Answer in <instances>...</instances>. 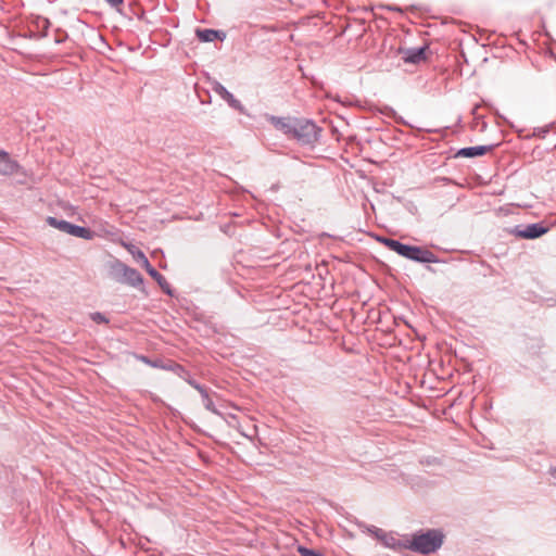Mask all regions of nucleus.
I'll use <instances>...</instances> for the list:
<instances>
[{
	"mask_svg": "<svg viewBox=\"0 0 556 556\" xmlns=\"http://www.w3.org/2000/svg\"><path fill=\"white\" fill-rule=\"evenodd\" d=\"M148 274L159 283V286L166 291L167 293H170L169 287L165 278L159 274L151 265L146 269Z\"/></svg>",
	"mask_w": 556,
	"mask_h": 556,
	"instance_id": "16",
	"label": "nucleus"
},
{
	"mask_svg": "<svg viewBox=\"0 0 556 556\" xmlns=\"http://www.w3.org/2000/svg\"><path fill=\"white\" fill-rule=\"evenodd\" d=\"M549 475H551L553 478H555V479H556V467H552V468L549 469Z\"/></svg>",
	"mask_w": 556,
	"mask_h": 556,
	"instance_id": "21",
	"label": "nucleus"
},
{
	"mask_svg": "<svg viewBox=\"0 0 556 556\" xmlns=\"http://www.w3.org/2000/svg\"><path fill=\"white\" fill-rule=\"evenodd\" d=\"M443 538L444 535L440 530L432 529L414 534L410 542L408 544H404V547L414 552L429 554L441 547Z\"/></svg>",
	"mask_w": 556,
	"mask_h": 556,
	"instance_id": "1",
	"label": "nucleus"
},
{
	"mask_svg": "<svg viewBox=\"0 0 556 556\" xmlns=\"http://www.w3.org/2000/svg\"><path fill=\"white\" fill-rule=\"evenodd\" d=\"M214 91L217 92L231 108L241 110L240 102L220 84L214 86Z\"/></svg>",
	"mask_w": 556,
	"mask_h": 556,
	"instance_id": "10",
	"label": "nucleus"
},
{
	"mask_svg": "<svg viewBox=\"0 0 556 556\" xmlns=\"http://www.w3.org/2000/svg\"><path fill=\"white\" fill-rule=\"evenodd\" d=\"M122 245L132 255V257L141 264V266L147 269L150 266L148 258L144 253L136 248L134 244L128 242H122Z\"/></svg>",
	"mask_w": 556,
	"mask_h": 556,
	"instance_id": "9",
	"label": "nucleus"
},
{
	"mask_svg": "<svg viewBox=\"0 0 556 556\" xmlns=\"http://www.w3.org/2000/svg\"><path fill=\"white\" fill-rule=\"evenodd\" d=\"M197 35L204 42L214 41L217 38V31L212 29L198 30Z\"/></svg>",
	"mask_w": 556,
	"mask_h": 556,
	"instance_id": "17",
	"label": "nucleus"
},
{
	"mask_svg": "<svg viewBox=\"0 0 556 556\" xmlns=\"http://www.w3.org/2000/svg\"><path fill=\"white\" fill-rule=\"evenodd\" d=\"M91 318L97 323H104L106 321L105 317L101 313H93L91 315Z\"/></svg>",
	"mask_w": 556,
	"mask_h": 556,
	"instance_id": "19",
	"label": "nucleus"
},
{
	"mask_svg": "<svg viewBox=\"0 0 556 556\" xmlns=\"http://www.w3.org/2000/svg\"><path fill=\"white\" fill-rule=\"evenodd\" d=\"M378 241L384 244L390 250L396 252L399 255L402 256L404 248L406 244H403L396 240L389 239V238H378Z\"/></svg>",
	"mask_w": 556,
	"mask_h": 556,
	"instance_id": "15",
	"label": "nucleus"
},
{
	"mask_svg": "<svg viewBox=\"0 0 556 556\" xmlns=\"http://www.w3.org/2000/svg\"><path fill=\"white\" fill-rule=\"evenodd\" d=\"M399 54L405 63L418 64L426 60V48L400 49Z\"/></svg>",
	"mask_w": 556,
	"mask_h": 556,
	"instance_id": "5",
	"label": "nucleus"
},
{
	"mask_svg": "<svg viewBox=\"0 0 556 556\" xmlns=\"http://www.w3.org/2000/svg\"><path fill=\"white\" fill-rule=\"evenodd\" d=\"M292 136L303 143H312L317 140L318 129L309 121L294 118Z\"/></svg>",
	"mask_w": 556,
	"mask_h": 556,
	"instance_id": "2",
	"label": "nucleus"
},
{
	"mask_svg": "<svg viewBox=\"0 0 556 556\" xmlns=\"http://www.w3.org/2000/svg\"><path fill=\"white\" fill-rule=\"evenodd\" d=\"M402 256L421 263L434 261V256L430 251L413 245H405Z\"/></svg>",
	"mask_w": 556,
	"mask_h": 556,
	"instance_id": "4",
	"label": "nucleus"
},
{
	"mask_svg": "<svg viewBox=\"0 0 556 556\" xmlns=\"http://www.w3.org/2000/svg\"><path fill=\"white\" fill-rule=\"evenodd\" d=\"M491 146H478V147H469L460 149L457 152V156L463 157H475L485 154L486 152L491 151Z\"/></svg>",
	"mask_w": 556,
	"mask_h": 556,
	"instance_id": "8",
	"label": "nucleus"
},
{
	"mask_svg": "<svg viewBox=\"0 0 556 556\" xmlns=\"http://www.w3.org/2000/svg\"><path fill=\"white\" fill-rule=\"evenodd\" d=\"M546 232V228L539 225L532 224L528 225L522 231H520V236L527 239L538 238Z\"/></svg>",
	"mask_w": 556,
	"mask_h": 556,
	"instance_id": "12",
	"label": "nucleus"
},
{
	"mask_svg": "<svg viewBox=\"0 0 556 556\" xmlns=\"http://www.w3.org/2000/svg\"><path fill=\"white\" fill-rule=\"evenodd\" d=\"M273 124L274 126L280 130L281 132L286 134V135H291L292 136V132H293V124H294V118H276V117H273Z\"/></svg>",
	"mask_w": 556,
	"mask_h": 556,
	"instance_id": "11",
	"label": "nucleus"
},
{
	"mask_svg": "<svg viewBox=\"0 0 556 556\" xmlns=\"http://www.w3.org/2000/svg\"><path fill=\"white\" fill-rule=\"evenodd\" d=\"M47 224L62 232L68 235L72 224L66 220H61L55 217L49 216L46 219Z\"/></svg>",
	"mask_w": 556,
	"mask_h": 556,
	"instance_id": "13",
	"label": "nucleus"
},
{
	"mask_svg": "<svg viewBox=\"0 0 556 556\" xmlns=\"http://www.w3.org/2000/svg\"><path fill=\"white\" fill-rule=\"evenodd\" d=\"M113 269L117 274H121L124 277L125 282L132 287H139L143 282L141 275L135 268H131L119 261H116L113 264Z\"/></svg>",
	"mask_w": 556,
	"mask_h": 556,
	"instance_id": "3",
	"label": "nucleus"
},
{
	"mask_svg": "<svg viewBox=\"0 0 556 556\" xmlns=\"http://www.w3.org/2000/svg\"><path fill=\"white\" fill-rule=\"evenodd\" d=\"M298 551L301 554V556H321L319 553L303 546H300Z\"/></svg>",
	"mask_w": 556,
	"mask_h": 556,
	"instance_id": "18",
	"label": "nucleus"
},
{
	"mask_svg": "<svg viewBox=\"0 0 556 556\" xmlns=\"http://www.w3.org/2000/svg\"><path fill=\"white\" fill-rule=\"evenodd\" d=\"M112 7H117L123 3V0H105Z\"/></svg>",
	"mask_w": 556,
	"mask_h": 556,
	"instance_id": "20",
	"label": "nucleus"
},
{
	"mask_svg": "<svg viewBox=\"0 0 556 556\" xmlns=\"http://www.w3.org/2000/svg\"><path fill=\"white\" fill-rule=\"evenodd\" d=\"M368 532L374 534L384 546L389 548L397 549L404 546L392 534H388L380 529L370 528L368 529Z\"/></svg>",
	"mask_w": 556,
	"mask_h": 556,
	"instance_id": "6",
	"label": "nucleus"
},
{
	"mask_svg": "<svg viewBox=\"0 0 556 556\" xmlns=\"http://www.w3.org/2000/svg\"><path fill=\"white\" fill-rule=\"evenodd\" d=\"M17 163L11 160L5 151L0 150V174L13 175L17 172Z\"/></svg>",
	"mask_w": 556,
	"mask_h": 556,
	"instance_id": "7",
	"label": "nucleus"
},
{
	"mask_svg": "<svg viewBox=\"0 0 556 556\" xmlns=\"http://www.w3.org/2000/svg\"><path fill=\"white\" fill-rule=\"evenodd\" d=\"M68 235L77 238H83L86 240H91L93 238V232L85 227L73 225L71 226Z\"/></svg>",
	"mask_w": 556,
	"mask_h": 556,
	"instance_id": "14",
	"label": "nucleus"
}]
</instances>
